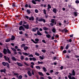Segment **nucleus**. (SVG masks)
<instances>
[{"label": "nucleus", "mask_w": 79, "mask_h": 79, "mask_svg": "<svg viewBox=\"0 0 79 79\" xmlns=\"http://www.w3.org/2000/svg\"><path fill=\"white\" fill-rule=\"evenodd\" d=\"M36 21H39V22H42V21H43L44 23H45V20L44 19L40 18L39 19V17H36Z\"/></svg>", "instance_id": "nucleus-1"}, {"label": "nucleus", "mask_w": 79, "mask_h": 79, "mask_svg": "<svg viewBox=\"0 0 79 79\" xmlns=\"http://www.w3.org/2000/svg\"><path fill=\"white\" fill-rule=\"evenodd\" d=\"M4 58H5V60H6V61H8V63H11V62L10 60V59H9V58H8V57L5 56H4Z\"/></svg>", "instance_id": "nucleus-2"}, {"label": "nucleus", "mask_w": 79, "mask_h": 79, "mask_svg": "<svg viewBox=\"0 0 79 79\" xmlns=\"http://www.w3.org/2000/svg\"><path fill=\"white\" fill-rule=\"evenodd\" d=\"M29 19L30 21H34V17L33 16H31L29 17Z\"/></svg>", "instance_id": "nucleus-3"}, {"label": "nucleus", "mask_w": 79, "mask_h": 79, "mask_svg": "<svg viewBox=\"0 0 79 79\" xmlns=\"http://www.w3.org/2000/svg\"><path fill=\"white\" fill-rule=\"evenodd\" d=\"M16 63L18 66H20V67H21L23 66V64L21 63H19L18 62H17Z\"/></svg>", "instance_id": "nucleus-4"}, {"label": "nucleus", "mask_w": 79, "mask_h": 79, "mask_svg": "<svg viewBox=\"0 0 79 79\" xmlns=\"http://www.w3.org/2000/svg\"><path fill=\"white\" fill-rule=\"evenodd\" d=\"M19 31H22L23 30V31H24V28L23 26H21L19 27Z\"/></svg>", "instance_id": "nucleus-5"}, {"label": "nucleus", "mask_w": 79, "mask_h": 79, "mask_svg": "<svg viewBox=\"0 0 79 79\" xmlns=\"http://www.w3.org/2000/svg\"><path fill=\"white\" fill-rule=\"evenodd\" d=\"M36 34L37 35H42V34L40 32V31H39V30H37Z\"/></svg>", "instance_id": "nucleus-6"}, {"label": "nucleus", "mask_w": 79, "mask_h": 79, "mask_svg": "<svg viewBox=\"0 0 79 79\" xmlns=\"http://www.w3.org/2000/svg\"><path fill=\"white\" fill-rule=\"evenodd\" d=\"M3 52L4 54H7L8 52H7V50L4 48L3 49Z\"/></svg>", "instance_id": "nucleus-7"}, {"label": "nucleus", "mask_w": 79, "mask_h": 79, "mask_svg": "<svg viewBox=\"0 0 79 79\" xmlns=\"http://www.w3.org/2000/svg\"><path fill=\"white\" fill-rule=\"evenodd\" d=\"M68 78L69 79H76V78L74 77H71V75H69L68 76Z\"/></svg>", "instance_id": "nucleus-8"}, {"label": "nucleus", "mask_w": 79, "mask_h": 79, "mask_svg": "<svg viewBox=\"0 0 79 79\" xmlns=\"http://www.w3.org/2000/svg\"><path fill=\"white\" fill-rule=\"evenodd\" d=\"M39 28H38L37 27H36L35 28H33L32 29V31H33V32H36L37 31V30H38Z\"/></svg>", "instance_id": "nucleus-9"}, {"label": "nucleus", "mask_w": 79, "mask_h": 79, "mask_svg": "<svg viewBox=\"0 0 79 79\" xmlns=\"http://www.w3.org/2000/svg\"><path fill=\"white\" fill-rule=\"evenodd\" d=\"M50 8H52V7H51V6H50V4H48L47 10L48 11H49V9H50Z\"/></svg>", "instance_id": "nucleus-10"}, {"label": "nucleus", "mask_w": 79, "mask_h": 79, "mask_svg": "<svg viewBox=\"0 0 79 79\" xmlns=\"http://www.w3.org/2000/svg\"><path fill=\"white\" fill-rule=\"evenodd\" d=\"M23 27H24L26 29H29V25H23Z\"/></svg>", "instance_id": "nucleus-11"}, {"label": "nucleus", "mask_w": 79, "mask_h": 79, "mask_svg": "<svg viewBox=\"0 0 79 79\" xmlns=\"http://www.w3.org/2000/svg\"><path fill=\"white\" fill-rule=\"evenodd\" d=\"M14 75H15V76H16V77L17 78H18V76H19V73H14Z\"/></svg>", "instance_id": "nucleus-12"}, {"label": "nucleus", "mask_w": 79, "mask_h": 79, "mask_svg": "<svg viewBox=\"0 0 79 79\" xmlns=\"http://www.w3.org/2000/svg\"><path fill=\"white\" fill-rule=\"evenodd\" d=\"M73 14L75 16H77V15H79V13L77 12H74Z\"/></svg>", "instance_id": "nucleus-13"}, {"label": "nucleus", "mask_w": 79, "mask_h": 79, "mask_svg": "<svg viewBox=\"0 0 79 79\" xmlns=\"http://www.w3.org/2000/svg\"><path fill=\"white\" fill-rule=\"evenodd\" d=\"M46 37L48 38V39H50L51 37V35L49 34H48L46 35Z\"/></svg>", "instance_id": "nucleus-14"}, {"label": "nucleus", "mask_w": 79, "mask_h": 79, "mask_svg": "<svg viewBox=\"0 0 79 79\" xmlns=\"http://www.w3.org/2000/svg\"><path fill=\"white\" fill-rule=\"evenodd\" d=\"M7 63H8V62H2V64L3 65V66H5L6 65Z\"/></svg>", "instance_id": "nucleus-15"}, {"label": "nucleus", "mask_w": 79, "mask_h": 79, "mask_svg": "<svg viewBox=\"0 0 79 79\" xmlns=\"http://www.w3.org/2000/svg\"><path fill=\"white\" fill-rule=\"evenodd\" d=\"M0 72L1 73H5V72H6V69H2L0 70Z\"/></svg>", "instance_id": "nucleus-16"}, {"label": "nucleus", "mask_w": 79, "mask_h": 79, "mask_svg": "<svg viewBox=\"0 0 79 79\" xmlns=\"http://www.w3.org/2000/svg\"><path fill=\"white\" fill-rule=\"evenodd\" d=\"M22 53L24 55H25V56H27L29 55V54L27 53V52L25 53L24 52H23Z\"/></svg>", "instance_id": "nucleus-17"}, {"label": "nucleus", "mask_w": 79, "mask_h": 79, "mask_svg": "<svg viewBox=\"0 0 79 79\" xmlns=\"http://www.w3.org/2000/svg\"><path fill=\"white\" fill-rule=\"evenodd\" d=\"M27 74L29 76H32V74L31 73V71H28L27 72Z\"/></svg>", "instance_id": "nucleus-18"}, {"label": "nucleus", "mask_w": 79, "mask_h": 79, "mask_svg": "<svg viewBox=\"0 0 79 79\" xmlns=\"http://www.w3.org/2000/svg\"><path fill=\"white\" fill-rule=\"evenodd\" d=\"M27 12L28 15H30V14H31V11L28 9L27 10Z\"/></svg>", "instance_id": "nucleus-19"}, {"label": "nucleus", "mask_w": 79, "mask_h": 79, "mask_svg": "<svg viewBox=\"0 0 79 79\" xmlns=\"http://www.w3.org/2000/svg\"><path fill=\"white\" fill-rule=\"evenodd\" d=\"M11 59L13 61H16V59L15 58V57H12Z\"/></svg>", "instance_id": "nucleus-20"}, {"label": "nucleus", "mask_w": 79, "mask_h": 79, "mask_svg": "<svg viewBox=\"0 0 79 79\" xmlns=\"http://www.w3.org/2000/svg\"><path fill=\"white\" fill-rule=\"evenodd\" d=\"M53 11L54 13H56V9L54 8L53 9Z\"/></svg>", "instance_id": "nucleus-21"}, {"label": "nucleus", "mask_w": 79, "mask_h": 79, "mask_svg": "<svg viewBox=\"0 0 79 79\" xmlns=\"http://www.w3.org/2000/svg\"><path fill=\"white\" fill-rule=\"evenodd\" d=\"M15 39V37L13 35H12V37L11 38V40H13Z\"/></svg>", "instance_id": "nucleus-22"}, {"label": "nucleus", "mask_w": 79, "mask_h": 79, "mask_svg": "<svg viewBox=\"0 0 79 79\" xmlns=\"http://www.w3.org/2000/svg\"><path fill=\"white\" fill-rule=\"evenodd\" d=\"M10 40H11V39L9 38L6 40V42H9L10 41Z\"/></svg>", "instance_id": "nucleus-23"}, {"label": "nucleus", "mask_w": 79, "mask_h": 79, "mask_svg": "<svg viewBox=\"0 0 79 79\" xmlns=\"http://www.w3.org/2000/svg\"><path fill=\"white\" fill-rule=\"evenodd\" d=\"M7 53H8L9 54H11V51H10L9 48H7Z\"/></svg>", "instance_id": "nucleus-24"}, {"label": "nucleus", "mask_w": 79, "mask_h": 79, "mask_svg": "<svg viewBox=\"0 0 79 79\" xmlns=\"http://www.w3.org/2000/svg\"><path fill=\"white\" fill-rule=\"evenodd\" d=\"M72 73L73 76H75V71H74V70H73Z\"/></svg>", "instance_id": "nucleus-25"}, {"label": "nucleus", "mask_w": 79, "mask_h": 79, "mask_svg": "<svg viewBox=\"0 0 79 79\" xmlns=\"http://www.w3.org/2000/svg\"><path fill=\"white\" fill-rule=\"evenodd\" d=\"M20 59L21 60H23L24 59V56H20Z\"/></svg>", "instance_id": "nucleus-26"}, {"label": "nucleus", "mask_w": 79, "mask_h": 79, "mask_svg": "<svg viewBox=\"0 0 79 79\" xmlns=\"http://www.w3.org/2000/svg\"><path fill=\"white\" fill-rule=\"evenodd\" d=\"M43 29L44 31H47L48 30V28L45 27H43Z\"/></svg>", "instance_id": "nucleus-27"}, {"label": "nucleus", "mask_w": 79, "mask_h": 79, "mask_svg": "<svg viewBox=\"0 0 79 79\" xmlns=\"http://www.w3.org/2000/svg\"><path fill=\"white\" fill-rule=\"evenodd\" d=\"M34 72H35V70H34V69H33L31 70V73L32 75H34Z\"/></svg>", "instance_id": "nucleus-28"}, {"label": "nucleus", "mask_w": 79, "mask_h": 79, "mask_svg": "<svg viewBox=\"0 0 79 79\" xmlns=\"http://www.w3.org/2000/svg\"><path fill=\"white\" fill-rule=\"evenodd\" d=\"M28 48V47L27 46H24V50L26 51V50H27V49Z\"/></svg>", "instance_id": "nucleus-29"}, {"label": "nucleus", "mask_w": 79, "mask_h": 79, "mask_svg": "<svg viewBox=\"0 0 79 79\" xmlns=\"http://www.w3.org/2000/svg\"><path fill=\"white\" fill-rule=\"evenodd\" d=\"M22 78H23V76H22V75H19V76H18V78H17L18 79H22Z\"/></svg>", "instance_id": "nucleus-30"}, {"label": "nucleus", "mask_w": 79, "mask_h": 79, "mask_svg": "<svg viewBox=\"0 0 79 79\" xmlns=\"http://www.w3.org/2000/svg\"><path fill=\"white\" fill-rule=\"evenodd\" d=\"M38 73L39 74L40 76H44V74H43V73H42V72H39Z\"/></svg>", "instance_id": "nucleus-31"}, {"label": "nucleus", "mask_w": 79, "mask_h": 79, "mask_svg": "<svg viewBox=\"0 0 79 79\" xmlns=\"http://www.w3.org/2000/svg\"><path fill=\"white\" fill-rule=\"evenodd\" d=\"M31 40L34 43V44H38V42L35 41L33 39H31Z\"/></svg>", "instance_id": "nucleus-32"}, {"label": "nucleus", "mask_w": 79, "mask_h": 79, "mask_svg": "<svg viewBox=\"0 0 79 79\" xmlns=\"http://www.w3.org/2000/svg\"><path fill=\"white\" fill-rule=\"evenodd\" d=\"M62 31H64V32H68V30H67V29H66V28L64 29L63 30H62Z\"/></svg>", "instance_id": "nucleus-33"}, {"label": "nucleus", "mask_w": 79, "mask_h": 79, "mask_svg": "<svg viewBox=\"0 0 79 79\" xmlns=\"http://www.w3.org/2000/svg\"><path fill=\"white\" fill-rule=\"evenodd\" d=\"M35 68L37 69H40V67L39 66H36Z\"/></svg>", "instance_id": "nucleus-34"}, {"label": "nucleus", "mask_w": 79, "mask_h": 79, "mask_svg": "<svg viewBox=\"0 0 79 79\" xmlns=\"http://www.w3.org/2000/svg\"><path fill=\"white\" fill-rule=\"evenodd\" d=\"M24 64H25V65H26V66H29V64L27 63L24 62H23Z\"/></svg>", "instance_id": "nucleus-35"}, {"label": "nucleus", "mask_w": 79, "mask_h": 79, "mask_svg": "<svg viewBox=\"0 0 79 79\" xmlns=\"http://www.w3.org/2000/svg\"><path fill=\"white\" fill-rule=\"evenodd\" d=\"M11 48V49H12V50H13V51H14V52H16V49H15L14 48Z\"/></svg>", "instance_id": "nucleus-36"}, {"label": "nucleus", "mask_w": 79, "mask_h": 79, "mask_svg": "<svg viewBox=\"0 0 79 79\" xmlns=\"http://www.w3.org/2000/svg\"><path fill=\"white\" fill-rule=\"evenodd\" d=\"M35 55H36V56H40V54H39V53H38L37 52H35Z\"/></svg>", "instance_id": "nucleus-37"}, {"label": "nucleus", "mask_w": 79, "mask_h": 79, "mask_svg": "<svg viewBox=\"0 0 79 79\" xmlns=\"http://www.w3.org/2000/svg\"><path fill=\"white\" fill-rule=\"evenodd\" d=\"M52 31L53 32L55 33V32H56V29L54 28L52 29Z\"/></svg>", "instance_id": "nucleus-38"}, {"label": "nucleus", "mask_w": 79, "mask_h": 79, "mask_svg": "<svg viewBox=\"0 0 79 79\" xmlns=\"http://www.w3.org/2000/svg\"><path fill=\"white\" fill-rule=\"evenodd\" d=\"M25 46H26V44H22V45H21V47L22 48V47H25Z\"/></svg>", "instance_id": "nucleus-39"}, {"label": "nucleus", "mask_w": 79, "mask_h": 79, "mask_svg": "<svg viewBox=\"0 0 79 79\" xmlns=\"http://www.w3.org/2000/svg\"><path fill=\"white\" fill-rule=\"evenodd\" d=\"M43 13L45 15H46V14H47V13H46V10H45V9H44Z\"/></svg>", "instance_id": "nucleus-40"}, {"label": "nucleus", "mask_w": 79, "mask_h": 79, "mask_svg": "<svg viewBox=\"0 0 79 79\" xmlns=\"http://www.w3.org/2000/svg\"><path fill=\"white\" fill-rule=\"evenodd\" d=\"M43 69L44 71V72H46V71H47V69H46V68H45V67H43Z\"/></svg>", "instance_id": "nucleus-41"}, {"label": "nucleus", "mask_w": 79, "mask_h": 79, "mask_svg": "<svg viewBox=\"0 0 79 79\" xmlns=\"http://www.w3.org/2000/svg\"><path fill=\"white\" fill-rule=\"evenodd\" d=\"M28 57H34V56L32 54H30L28 55Z\"/></svg>", "instance_id": "nucleus-42"}, {"label": "nucleus", "mask_w": 79, "mask_h": 79, "mask_svg": "<svg viewBox=\"0 0 79 79\" xmlns=\"http://www.w3.org/2000/svg\"><path fill=\"white\" fill-rule=\"evenodd\" d=\"M38 64H43V63H44L43 62H40L39 61H38Z\"/></svg>", "instance_id": "nucleus-43"}, {"label": "nucleus", "mask_w": 79, "mask_h": 79, "mask_svg": "<svg viewBox=\"0 0 79 79\" xmlns=\"http://www.w3.org/2000/svg\"><path fill=\"white\" fill-rule=\"evenodd\" d=\"M51 22H52V23H53H53H55V19H52L51 20Z\"/></svg>", "instance_id": "nucleus-44"}, {"label": "nucleus", "mask_w": 79, "mask_h": 79, "mask_svg": "<svg viewBox=\"0 0 79 79\" xmlns=\"http://www.w3.org/2000/svg\"><path fill=\"white\" fill-rule=\"evenodd\" d=\"M7 66V67L8 68H10V65H9V64L8 63H7V64H6Z\"/></svg>", "instance_id": "nucleus-45"}, {"label": "nucleus", "mask_w": 79, "mask_h": 79, "mask_svg": "<svg viewBox=\"0 0 79 79\" xmlns=\"http://www.w3.org/2000/svg\"><path fill=\"white\" fill-rule=\"evenodd\" d=\"M32 3H33V4H34L35 5L36 4V2L34 1V0H33L32 1Z\"/></svg>", "instance_id": "nucleus-46"}, {"label": "nucleus", "mask_w": 79, "mask_h": 79, "mask_svg": "<svg viewBox=\"0 0 79 79\" xmlns=\"http://www.w3.org/2000/svg\"><path fill=\"white\" fill-rule=\"evenodd\" d=\"M3 56V54L2 53L0 52V58H2V57Z\"/></svg>", "instance_id": "nucleus-47"}, {"label": "nucleus", "mask_w": 79, "mask_h": 79, "mask_svg": "<svg viewBox=\"0 0 79 79\" xmlns=\"http://www.w3.org/2000/svg\"><path fill=\"white\" fill-rule=\"evenodd\" d=\"M69 48V45H68V44H67L66 47V49L67 50L68 49V48Z\"/></svg>", "instance_id": "nucleus-48"}, {"label": "nucleus", "mask_w": 79, "mask_h": 79, "mask_svg": "<svg viewBox=\"0 0 79 79\" xmlns=\"http://www.w3.org/2000/svg\"><path fill=\"white\" fill-rule=\"evenodd\" d=\"M32 60L33 61H36V59L35 57H33L32 58Z\"/></svg>", "instance_id": "nucleus-49"}, {"label": "nucleus", "mask_w": 79, "mask_h": 79, "mask_svg": "<svg viewBox=\"0 0 79 79\" xmlns=\"http://www.w3.org/2000/svg\"><path fill=\"white\" fill-rule=\"evenodd\" d=\"M35 42H39V39H35Z\"/></svg>", "instance_id": "nucleus-50"}, {"label": "nucleus", "mask_w": 79, "mask_h": 79, "mask_svg": "<svg viewBox=\"0 0 79 79\" xmlns=\"http://www.w3.org/2000/svg\"><path fill=\"white\" fill-rule=\"evenodd\" d=\"M40 60H44V57H42L41 56H39Z\"/></svg>", "instance_id": "nucleus-51"}, {"label": "nucleus", "mask_w": 79, "mask_h": 79, "mask_svg": "<svg viewBox=\"0 0 79 79\" xmlns=\"http://www.w3.org/2000/svg\"><path fill=\"white\" fill-rule=\"evenodd\" d=\"M44 33L46 34H48L49 33L48 32L46 31H44Z\"/></svg>", "instance_id": "nucleus-52"}, {"label": "nucleus", "mask_w": 79, "mask_h": 79, "mask_svg": "<svg viewBox=\"0 0 79 79\" xmlns=\"http://www.w3.org/2000/svg\"><path fill=\"white\" fill-rule=\"evenodd\" d=\"M22 24H23V22H22V21H21L20 22V23H19V25H20V26H21V25H22Z\"/></svg>", "instance_id": "nucleus-53"}, {"label": "nucleus", "mask_w": 79, "mask_h": 79, "mask_svg": "<svg viewBox=\"0 0 79 79\" xmlns=\"http://www.w3.org/2000/svg\"><path fill=\"white\" fill-rule=\"evenodd\" d=\"M35 11L36 13H37L38 12V10H37V9H35Z\"/></svg>", "instance_id": "nucleus-54"}, {"label": "nucleus", "mask_w": 79, "mask_h": 79, "mask_svg": "<svg viewBox=\"0 0 79 79\" xmlns=\"http://www.w3.org/2000/svg\"><path fill=\"white\" fill-rule=\"evenodd\" d=\"M42 42H44V44H46V42H45V40H42Z\"/></svg>", "instance_id": "nucleus-55"}, {"label": "nucleus", "mask_w": 79, "mask_h": 79, "mask_svg": "<svg viewBox=\"0 0 79 79\" xmlns=\"http://www.w3.org/2000/svg\"><path fill=\"white\" fill-rule=\"evenodd\" d=\"M76 3H79V0H77L75 2Z\"/></svg>", "instance_id": "nucleus-56"}, {"label": "nucleus", "mask_w": 79, "mask_h": 79, "mask_svg": "<svg viewBox=\"0 0 79 79\" xmlns=\"http://www.w3.org/2000/svg\"><path fill=\"white\" fill-rule=\"evenodd\" d=\"M35 48H38V47H39V45L38 44H35Z\"/></svg>", "instance_id": "nucleus-57"}, {"label": "nucleus", "mask_w": 79, "mask_h": 79, "mask_svg": "<svg viewBox=\"0 0 79 79\" xmlns=\"http://www.w3.org/2000/svg\"><path fill=\"white\" fill-rule=\"evenodd\" d=\"M25 60L26 61H28V60H29V59L27 57H26L25 59Z\"/></svg>", "instance_id": "nucleus-58"}, {"label": "nucleus", "mask_w": 79, "mask_h": 79, "mask_svg": "<svg viewBox=\"0 0 79 79\" xmlns=\"http://www.w3.org/2000/svg\"><path fill=\"white\" fill-rule=\"evenodd\" d=\"M41 51L43 53H45V50H42Z\"/></svg>", "instance_id": "nucleus-59"}, {"label": "nucleus", "mask_w": 79, "mask_h": 79, "mask_svg": "<svg viewBox=\"0 0 79 79\" xmlns=\"http://www.w3.org/2000/svg\"><path fill=\"white\" fill-rule=\"evenodd\" d=\"M12 6H13V7H15L16 6L15 4V3L13 4Z\"/></svg>", "instance_id": "nucleus-60"}, {"label": "nucleus", "mask_w": 79, "mask_h": 79, "mask_svg": "<svg viewBox=\"0 0 79 79\" xmlns=\"http://www.w3.org/2000/svg\"><path fill=\"white\" fill-rule=\"evenodd\" d=\"M64 53H66V52H67V51H66V50H65L63 51Z\"/></svg>", "instance_id": "nucleus-61"}, {"label": "nucleus", "mask_w": 79, "mask_h": 79, "mask_svg": "<svg viewBox=\"0 0 79 79\" xmlns=\"http://www.w3.org/2000/svg\"><path fill=\"white\" fill-rule=\"evenodd\" d=\"M18 53H19V54L20 55H22V53H21V52H18Z\"/></svg>", "instance_id": "nucleus-62"}, {"label": "nucleus", "mask_w": 79, "mask_h": 79, "mask_svg": "<svg viewBox=\"0 0 79 79\" xmlns=\"http://www.w3.org/2000/svg\"><path fill=\"white\" fill-rule=\"evenodd\" d=\"M19 33L20 34H23V31H20L19 32Z\"/></svg>", "instance_id": "nucleus-63"}, {"label": "nucleus", "mask_w": 79, "mask_h": 79, "mask_svg": "<svg viewBox=\"0 0 79 79\" xmlns=\"http://www.w3.org/2000/svg\"><path fill=\"white\" fill-rule=\"evenodd\" d=\"M48 78L49 79H52V77H50V76H49L48 77Z\"/></svg>", "instance_id": "nucleus-64"}]
</instances>
